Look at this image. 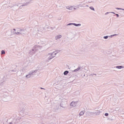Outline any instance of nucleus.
Returning a JSON list of instances; mask_svg holds the SVG:
<instances>
[{
  "mask_svg": "<svg viewBox=\"0 0 124 124\" xmlns=\"http://www.w3.org/2000/svg\"><path fill=\"white\" fill-rule=\"evenodd\" d=\"M74 10H76V8H73Z\"/></svg>",
  "mask_w": 124,
  "mask_h": 124,
  "instance_id": "nucleus-34",
  "label": "nucleus"
},
{
  "mask_svg": "<svg viewBox=\"0 0 124 124\" xmlns=\"http://www.w3.org/2000/svg\"><path fill=\"white\" fill-rule=\"evenodd\" d=\"M109 13H110V12H107V13L105 14V15H107L108 14H109Z\"/></svg>",
  "mask_w": 124,
  "mask_h": 124,
  "instance_id": "nucleus-31",
  "label": "nucleus"
},
{
  "mask_svg": "<svg viewBox=\"0 0 124 124\" xmlns=\"http://www.w3.org/2000/svg\"><path fill=\"white\" fill-rule=\"evenodd\" d=\"M90 9L91 10H93V11H94V8H93V6L90 7Z\"/></svg>",
  "mask_w": 124,
  "mask_h": 124,
  "instance_id": "nucleus-22",
  "label": "nucleus"
},
{
  "mask_svg": "<svg viewBox=\"0 0 124 124\" xmlns=\"http://www.w3.org/2000/svg\"><path fill=\"white\" fill-rule=\"evenodd\" d=\"M21 124H30V123L27 122H22Z\"/></svg>",
  "mask_w": 124,
  "mask_h": 124,
  "instance_id": "nucleus-21",
  "label": "nucleus"
},
{
  "mask_svg": "<svg viewBox=\"0 0 124 124\" xmlns=\"http://www.w3.org/2000/svg\"><path fill=\"white\" fill-rule=\"evenodd\" d=\"M14 6H13V7H11V8H12V7H14Z\"/></svg>",
  "mask_w": 124,
  "mask_h": 124,
  "instance_id": "nucleus-36",
  "label": "nucleus"
},
{
  "mask_svg": "<svg viewBox=\"0 0 124 124\" xmlns=\"http://www.w3.org/2000/svg\"><path fill=\"white\" fill-rule=\"evenodd\" d=\"M84 114H85V110H82L80 111L78 114L79 118H80V117H81V116H83Z\"/></svg>",
  "mask_w": 124,
  "mask_h": 124,
  "instance_id": "nucleus-14",
  "label": "nucleus"
},
{
  "mask_svg": "<svg viewBox=\"0 0 124 124\" xmlns=\"http://www.w3.org/2000/svg\"><path fill=\"white\" fill-rule=\"evenodd\" d=\"M42 31H43L42 29H38L37 30L36 32H37V33H39V34H42Z\"/></svg>",
  "mask_w": 124,
  "mask_h": 124,
  "instance_id": "nucleus-13",
  "label": "nucleus"
},
{
  "mask_svg": "<svg viewBox=\"0 0 124 124\" xmlns=\"http://www.w3.org/2000/svg\"><path fill=\"white\" fill-rule=\"evenodd\" d=\"M105 116H106V117H108V116H109V114L108 113H106L105 114Z\"/></svg>",
  "mask_w": 124,
  "mask_h": 124,
  "instance_id": "nucleus-28",
  "label": "nucleus"
},
{
  "mask_svg": "<svg viewBox=\"0 0 124 124\" xmlns=\"http://www.w3.org/2000/svg\"><path fill=\"white\" fill-rule=\"evenodd\" d=\"M116 16H117V17H119L120 16H119V14H116Z\"/></svg>",
  "mask_w": 124,
  "mask_h": 124,
  "instance_id": "nucleus-30",
  "label": "nucleus"
},
{
  "mask_svg": "<svg viewBox=\"0 0 124 124\" xmlns=\"http://www.w3.org/2000/svg\"><path fill=\"white\" fill-rule=\"evenodd\" d=\"M86 6H87L88 7H89V5H87Z\"/></svg>",
  "mask_w": 124,
  "mask_h": 124,
  "instance_id": "nucleus-35",
  "label": "nucleus"
},
{
  "mask_svg": "<svg viewBox=\"0 0 124 124\" xmlns=\"http://www.w3.org/2000/svg\"><path fill=\"white\" fill-rule=\"evenodd\" d=\"M80 7H85V6L84 5H81Z\"/></svg>",
  "mask_w": 124,
  "mask_h": 124,
  "instance_id": "nucleus-29",
  "label": "nucleus"
},
{
  "mask_svg": "<svg viewBox=\"0 0 124 124\" xmlns=\"http://www.w3.org/2000/svg\"><path fill=\"white\" fill-rule=\"evenodd\" d=\"M60 52L61 50H56L52 53H48L47 55V60H48V61H50V60H52V59H54V58L56 57L57 54H59V53H60Z\"/></svg>",
  "mask_w": 124,
  "mask_h": 124,
  "instance_id": "nucleus-1",
  "label": "nucleus"
},
{
  "mask_svg": "<svg viewBox=\"0 0 124 124\" xmlns=\"http://www.w3.org/2000/svg\"><path fill=\"white\" fill-rule=\"evenodd\" d=\"M12 34H17L18 35V31L16 32V29H14L13 31H12Z\"/></svg>",
  "mask_w": 124,
  "mask_h": 124,
  "instance_id": "nucleus-12",
  "label": "nucleus"
},
{
  "mask_svg": "<svg viewBox=\"0 0 124 124\" xmlns=\"http://www.w3.org/2000/svg\"><path fill=\"white\" fill-rule=\"evenodd\" d=\"M1 54V55H4V54H5V51L4 50H2Z\"/></svg>",
  "mask_w": 124,
  "mask_h": 124,
  "instance_id": "nucleus-24",
  "label": "nucleus"
},
{
  "mask_svg": "<svg viewBox=\"0 0 124 124\" xmlns=\"http://www.w3.org/2000/svg\"><path fill=\"white\" fill-rule=\"evenodd\" d=\"M84 76H85V75H84Z\"/></svg>",
  "mask_w": 124,
  "mask_h": 124,
  "instance_id": "nucleus-39",
  "label": "nucleus"
},
{
  "mask_svg": "<svg viewBox=\"0 0 124 124\" xmlns=\"http://www.w3.org/2000/svg\"><path fill=\"white\" fill-rule=\"evenodd\" d=\"M27 31H28V28L25 29H19L17 30V33H18V35H25Z\"/></svg>",
  "mask_w": 124,
  "mask_h": 124,
  "instance_id": "nucleus-3",
  "label": "nucleus"
},
{
  "mask_svg": "<svg viewBox=\"0 0 124 124\" xmlns=\"http://www.w3.org/2000/svg\"><path fill=\"white\" fill-rule=\"evenodd\" d=\"M93 75H95V76H96V74H91L89 75V76H93Z\"/></svg>",
  "mask_w": 124,
  "mask_h": 124,
  "instance_id": "nucleus-26",
  "label": "nucleus"
},
{
  "mask_svg": "<svg viewBox=\"0 0 124 124\" xmlns=\"http://www.w3.org/2000/svg\"><path fill=\"white\" fill-rule=\"evenodd\" d=\"M68 73H69L68 71H65L64 72L63 74L64 75H67Z\"/></svg>",
  "mask_w": 124,
  "mask_h": 124,
  "instance_id": "nucleus-20",
  "label": "nucleus"
},
{
  "mask_svg": "<svg viewBox=\"0 0 124 124\" xmlns=\"http://www.w3.org/2000/svg\"><path fill=\"white\" fill-rule=\"evenodd\" d=\"M62 35L59 34L55 36V40H58V39H60V38H62Z\"/></svg>",
  "mask_w": 124,
  "mask_h": 124,
  "instance_id": "nucleus-15",
  "label": "nucleus"
},
{
  "mask_svg": "<svg viewBox=\"0 0 124 124\" xmlns=\"http://www.w3.org/2000/svg\"><path fill=\"white\" fill-rule=\"evenodd\" d=\"M108 37H109V36H104L103 38L104 39H108Z\"/></svg>",
  "mask_w": 124,
  "mask_h": 124,
  "instance_id": "nucleus-25",
  "label": "nucleus"
},
{
  "mask_svg": "<svg viewBox=\"0 0 124 124\" xmlns=\"http://www.w3.org/2000/svg\"><path fill=\"white\" fill-rule=\"evenodd\" d=\"M36 73H37V70H31L29 73L28 75L26 76V78H31V77H32L33 75H35Z\"/></svg>",
  "mask_w": 124,
  "mask_h": 124,
  "instance_id": "nucleus-2",
  "label": "nucleus"
},
{
  "mask_svg": "<svg viewBox=\"0 0 124 124\" xmlns=\"http://www.w3.org/2000/svg\"><path fill=\"white\" fill-rule=\"evenodd\" d=\"M116 9H117V10H124V9H122V8H116Z\"/></svg>",
  "mask_w": 124,
  "mask_h": 124,
  "instance_id": "nucleus-23",
  "label": "nucleus"
},
{
  "mask_svg": "<svg viewBox=\"0 0 124 124\" xmlns=\"http://www.w3.org/2000/svg\"><path fill=\"white\" fill-rule=\"evenodd\" d=\"M34 48L35 49V50L36 52H37V51H40L41 49H42V47L38 46H35L34 47Z\"/></svg>",
  "mask_w": 124,
  "mask_h": 124,
  "instance_id": "nucleus-5",
  "label": "nucleus"
},
{
  "mask_svg": "<svg viewBox=\"0 0 124 124\" xmlns=\"http://www.w3.org/2000/svg\"><path fill=\"white\" fill-rule=\"evenodd\" d=\"M67 104V101H66V100L65 99H62L61 104H60V106L61 107H62V108H65V105H66Z\"/></svg>",
  "mask_w": 124,
  "mask_h": 124,
  "instance_id": "nucleus-4",
  "label": "nucleus"
},
{
  "mask_svg": "<svg viewBox=\"0 0 124 124\" xmlns=\"http://www.w3.org/2000/svg\"><path fill=\"white\" fill-rule=\"evenodd\" d=\"M80 68H81L80 67H78L77 69L74 70V72H77V71H78V70H80Z\"/></svg>",
  "mask_w": 124,
  "mask_h": 124,
  "instance_id": "nucleus-19",
  "label": "nucleus"
},
{
  "mask_svg": "<svg viewBox=\"0 0 124 124\" xmlns=\"http://www.w3.org/2000/svg\"><path fill=\"white\" fill-rule=\"evenodd\" d=\"M110 13H113V14H115V13H114L113 12H110Z\"/></svg>",
  "mask_w": 124,
  "mask_h": 124,
  "instance_id": "nucleus-33",
  "label": "nucleus"
},
{
  "mask_svg": "<svg viewBox=\"0 0 124 124\" xmlns=\"http://www.w3.org/2000/svg\"><path fill=\"white\" fill-rule=\"evenodd\" d=\"M120 108H115V110H113V112H114V111H116V112H118V111H120Z\"/></svg>",
  "mask_w": 124,
  "mask_h": 124,
  "instance_id": "nucleus-18",
  "label": "nucleus"
},
{
  "mask_svg": "<svg viewBox=\"0 0 124 124\" xmlns=\"http://www.w3.org/2000/svg\"><path fill=\"white\" fill-rule=\"evenodd\" d=\"M73 25L74 26H75V27H81V24H76V23H69L67 25V26H71Z\"/></svg>",
  "mask_w": 124,
  "mask_h": 124,
  "instance_id": "nucleus-7",
  "label": "nucleus"
},
{
  "mask_svg": "<svg viewBox=\"0 0 124 124\" xmlns=\"http://www.w3.org/2000/svg\"><path fill=\"white\" fill-rule=\"evenodd\" d=\"M36 53V51L35 49H34V47H33L32 50H30L29 54H30V55H31V56H33V55H34V54H35Z\"/></svg>",
  "mask_w": 124,
  "mask_h": 124,
  "instance_id": "nucleus-6",
  "label": "nucleus"
},
{
  "mask_svg": "<svg viewBox=\"0 0 124 124\" xmlns=\"http://www.w3.org/2000/svg\"><path fill=\"white\" fill-rule=\"evenodd\" d=\"M31 2L30 1H26L24 2L23 4L21 5V6H27V5H29L30 4Z\"/></svg>",
  "mask_w": 124,
  "mask_h": 124,
  "instance_id": "nucleus-10",
  "label": "nucleus"
},
{
  "mask_svg": "<svg viewBox=\"0 0 124 124\" xmlns=\"http://www.w3.org/2000/svg\"><path fill=\"white\" fill-rule=\"evenodd\" d=\"M77 105V102H72L70 104V106L73 107H75Z\"/></svg>",
  "mask_w": 124,
  "mask_h": 124,
  "instance_id": "nucleus-9",
  "label": "nucleus"
},
{
  "mask_svg": "<svg viewBox=\"0 0 124 124\" xmlns=\"http://www.w3.org/2000/svg\"><path fill=\"white\" fill-rule=\"evenodd\" d=\"M43 29H44V28H43Z\"/></svg>",
  "mask_w": 124,
  "mask_h": 124,
  "instance_id": "nucleus-38",
  "label": "nucleus"
},
{
  "mask_svg": "<svg viewBox=\"0 0 124 124\" xmlns=\"http://www.w3.org/2000/svg\"><path fill=\"white\" fill-rule=\"evenodd\" d=\"M66 9H68V10H72V9H73V6H68L66 7Z\"/></svg>",
  "mask_w": 124,
  "mask_h": 124,
  "instance_id": "nucleus-16",
  "label": "nucleus"
},
{
  "mask_svg": "<svg viewBox=\"0 0 124 124\" xmlns=\"http://www.w3.org/2000/svg\"><path fill=\"white\" fill-rule=\"evenodd\" d=\"M116 68H117L118 69H122V68H124V67L123 66H116Z\"/></svg>",
  "mask_w": 124,
  "mask_h": 124,
  "instance_id": "nucleus-17",
  "label": "nucleus"
},
{
  "mask_svg": "<svg viewBox=\"0 0 124 124\" xmlns=\"http://www.w3.org/2000/svg\"><path fill=\"white\" fill-rule=\"evenodd\" d=\"M86 115H87V116H93V112H91L90 111H87L86 112Z\"/></svg>",
  "mask_w": 124,
  "mask_h": 124,
  "instance_id": "nucleus-11",
  "label": "nucleus"
},
{
  "mask_svg": "<svg viewBox=\"0 0 124 124\" xmlns=\"http://www.w3.org/2000/svg\"><path fill=\"white\" fill-rule=\"evenodd\" d=\"M100 113H101V111L99 110H96L95 112H93V115H96V116H99L100 115Z\"/></svg>",
  "mask_w": 124,
  "mask_h": 124,
  "instance_id": "nucleus-8",
  "label": "nucleus"
},
{
  "mask_svg": "<svg viewBox=\"0 0 124 124\" xmlns=\"http://www.w3.org/2000/svg\"><path fill=\"white\" fill-rule=\"evenodd\" d=\"M41 90H45V89H44V88H42V87H41Z\"/></svg>",
  "mask_w": 124,
  "mask_h": 124,
  "instance_id": "nucleus-32",
  "label": "nucleus"
},
{
  "mask_svg": "<svg viewBox=\"0 0 124 124\" xmlns=\"http://www.w3.org/2000/svg\"><path fill=\"white\" fill-rule=\"evenodd\" d=\"M116 35H118L117 34H114L113 35H110V37H113V36H116Z\"/></svg>",
  "mask_w": 124,
  "mask_h": 124,
  "instance_id": "nucleus-27",
  "label": "nucleus"
},
{
  "mask_svg": "<svg viewBox=\"0 0 124 124\" xmlns=\"http://www.w3.org/2000/svg\"><path fill=\"white\" fill-rule=\"evenodd\" d=\"M9 124H12V123H11H11H10Z\"/></svg>",
  "mask_w": 124,
  "mask_h": 124,
  "instance_id": "nucleus-37",
  "label": "nucleus"
}]
</instances>
